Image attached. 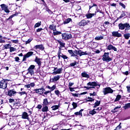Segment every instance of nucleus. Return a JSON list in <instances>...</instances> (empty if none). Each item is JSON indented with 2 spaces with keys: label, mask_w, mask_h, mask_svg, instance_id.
I'll use <instances>...</instances> for the list:
<instances>
[{
  "label": "nucleus",
  "mask_w": 130,
  "mask_h": 130,
  "mask_svg": "<svg viewBox=\"0 0 130 130\" xmlns=\"http://www.w3.org/2000/svg\"><path fill=\"white\" fill-rule=\"evenodd\" d=\"M87 85V87L84 86V88L86 89V90H90V89H95V87L99 86V87H100V86H101V84H99L98 82L97 81L89 82Z\"/></svg>",
  "instance_id": "f257e3e1"
},
{
  "label": "nucleus",
  "mask_w": 130,
  "mask_h": 130,
  "mask_svg": "<svg viewBox=\"0 0 130 130\" xmlns=\"http://www.w3.org/2000/svg\"><path fill=\"white\" fill-rule=\"evenodd\" d=\"M10 81V80L5 79L0 81V89H4L6 90L8 88V82Z\"/></svg>",
  "instance_id": "f03ea898"
},
{
  "label": "nucleus",
  "mask_w": 130,
  "mask_h": 130,
  "mask_svg": "<svg viewBox=\"0 0 130 130\" xmlns=\"http://www.w3.org/2000/svg\"><path fill=\"white\" fill-rule=\"evenodd\" d=\"M109 52H105L104 55H103L102 60L103 61H106V62H109L112 60V58L109 56Z\"/></svg>",
  "instance_id": "7ed1b4c3"
},
{
  "label": "nucleus",
  "mask_w": 130,
  "mask_h": 130,
  "mask_svg": "<svg viewBox=\"0 0 130 130\" xmlns=\"http://www.w3.org/2000/svg\"><path fill=\"white\" fill-rule=\"evenodd\" d=\"M34 91H35V93H36V94H40V95H42V94L45 95V93L46 92L45 88H44V86H42L41 88L34 89Z\"/></svg>",
  "instance_id": "20e7f679"
},
{
  "label": "nucleus",
  "mask_w": 130,
  "mask_h": 130,
  "mask_svg": "<svg viewBox=\"0 0 130 130\" xmlns=\"http://www.w3.org/2000/svg\"><path fill=\"white\" fill-rule=\"evenodd\" d=\"M61 36L63 40H70V39H72L73 38L71 34H69L67 32L62 34Z\"/></svg>",
  "instance_id": "39448f33"
},
{
  "label": "nucleus",
  "mask_w": 130,
  "mask_h": 130,
  "mask_svg": "<svg viewBox=\"0 0 130 130\" xmlns=\"http://www.w3.org/2000/svg\"><path fill=\"white\" fill-rule=\"evenodd\" d=\"M103 93L104 95H107V94H112L113 93V89L108 87L103 88Z\"/></svg>",
  "instance_id": "423d86ee"
},
{
  "label": "nucleus",
  "mask_w": 130,
  "mask_h": 130,
  "mask_svg": "<svg viewBox=\"0 0 130 130\" xmlns=\"http://www.w3.org/2000/svg\"><path fill=\"white\" fill-rule=\"evenodd\" d=\"M17 93L18 92H17L15 89H9L8 90L7 95L8 96H9V97H13V96H16Z\"/></svg>",
  "instance_id": "0eeeda50"
},
{
  "label": "nucleus",
  "mask_w": 130,
  "mask_h": 130,
  "mask_svg": "<svg viewBox=\"0 0 130 130\" xmlns=\"http://www.w3.org/2000/svg\"><path fill=\"white\" fill-rule=\"evenodd\" d=\"M88 23H90V21L83 19L78 23V25L79 27H84L87 26Z\"/></svg>",
  "instance_id": "6e6552de"
},
{
  "label": "nucleus",
  "mask_w": 130,
  "mask_h": 130,
  "mask_svg": "<svg viewBox=\"0 0 130 130\" xmlns=\"http://www.w3.org/2000/svg\"><path fill=\"white\" fill-rule=\"evenodd\" d=\"M34 52L32 51H29L27 52L26 54H24L23 55V57L22 59V61H26L27 60V58H29L30 56H32L33 55Z\"/></svg>",
  "instance_id": "1a4fd4ad"
},
{
  "label": "nucleus",
  "mask_w": 130,
  "mask_h": 130,
  "mask_svg": "<svg viewBox=\"0 0 130 130\" xmlns=\"http://www.w3.org/2000/svg\"><path fill=\"white\" fill-rule=\"evenodd\" d=\"M34 69H35V65H30V67L27 69V74H30V76L34 75Z\"/></svg>",
  "instance_id": "9d476101"
},
{
  "label": "nucleus",
  "mask_w": 130,
  "mask_h": 130,
  "mask_svg": "<svg viewBox=\"0 0 130 130\" xmlns=\"http://www.w3.org/2000/svg\"><path fill=\"white\" fill-rule=\"evenodd\" d=\"M59 79H60V76H55L53 78L50 79L49 83H54L55 82H57V81H59Z\"/></svg>",
  "instance_id": "9b49d317"
},
{
  "label": "nucleus",
  "mask_w": 130,
  "mask_h": 130,
  "mask_svg": "<svg viewBox=\"0 0 130 130\" xmlns=\"http://www.w3.org/2000/svg\"><path fill=\"white\" fill-rule=\"evenodd\" d=\"M1 9L3 11H4L5 13L9 14L10 13V10H9V7L6 4H2L0 5Z\"/></svg>",
  "instance_id": "f8f14e48"
},
{
  "label": "nucleus",
  "mask_w": 130,
  "mask_h": 130,
  "mask_svg": "<svg viewBox=\"0 0 130 130\" xmlns=\"http://www.w3.org/2000/svg\"><path fill=\"white\" fill-rule=\"evenodd\" d=\"M41 59V58H38V56H36V58L35 59V62L37 63L39 67H41V64L42 63Z\"/></svg>",
  "instance_id": "ddd939ff"
},
{
  "label": "nucleus",
  "mask_w": 130,
  "mask_h": 130,
  "mask_svg": "<svg viewBox=\"0 0 130 130\" xmlns=\"http://www.w3.org/2000/svg\"><path fill=\"white\" fill-rule=\"evenodd\" d=\"M56 89V85H53L52 87H51V89L50 90H47L45 92V95H47V94H49V93H51L52 91H54Z\"/></svg>",
  "instance_id": "4468645a"
},
{
  "label": "nucleus",
  "mask_w": 130,
  "mask_h": 130,
  "mask_svg": "<svg viewBox=\"0 0 130 130\" xmlns=\"http://www.w3.org/2000/svg\"><path fill=\"white\" fill-rule=\"evenodd\" d=\"M112 36H113V37H121V36H122V35H121V34L118 32V31H113L112 32Z\"/></svg>",
  "instance_id": "2eb2a0df"
},
{
  "label": "nucleus",
  "mask_w": 130,
  "mask_h": 130,
  "mask_svg": "<svg viewBox=\"0 0 130 130\" xmlns=\"http://www.w3.org/2000/svg\"><path fill=\"white\" fill-rule=\"evenodd\" d=\"M123 24H124V28L125 29L124 32L125 33H127V31H128V30H129L130 29L129 23L126 22V23H123Z\"/></svg>",
  "instance_id": "dca6fc26"
},
{
  "label": "nucleus",
  "mask_w": 130,
  "mask_h": 130,
  "mask_svg": "<svg viewBox=\"0 0 130 130\" xmlns=\"http://www.w3.org/2000/svg\"><path fill=\"white\" fill-rule=\"evenodd\" d=\"M21 118H22V119L29 120V115H28V113L23 112L21 115Z\"/></svg>",
  "instance_id": "f3484780"
},
{
  "label": "nucleus",
  "mask_w": 130,
  "mask_h": 130,
  "mask_svg": "<svg viewBox=\"0 0 130 130\" xmlns=\"http://www.w3.org/2000/svg\"><path fill=\"white\" fill-rule=\"evenodd\" d=\"M34 48H35L36 50H37V49H40V50H43L45 49L44 46L43 44L37 45L34 47Z\"/></svg>",
  "instance_id": "a211bd4d"
},
{
  "label": "nucleus",
  "mask_w": 130,
  "mask_h": 130,
  "mask_svg": "<svg viewBox=\"0 0 130 130\" xmlns=\"http://www.w3.org/2000/svg\"><path fill=\"white\" fill-rule=\"evenodd\" d=\"M125 16H126V14H125V11H122V14L120 15V16L118 17L116 20L115 21V23L116 22H117L118 21V20H120V19H122V18H123V17H125Z\"/></svg>",
  "instance_id": "6ab92c4d"
},
{
  "label": "nucleus",
  "mask_w": 130,
  "mask_h": 130,
  "mask_svg": "<svg viewBox=\"0 0 130 130\" xmlns=\"http://www.w3.org/2000/svg\"><path fill=\"white\" fill-rule=\"evenodd\" d=\"M95 16H96V12H94V13H88L86 14L87 19H91V18L95 17Z\"/></svg>",
  "instance_id": "aec40b11"
},
{
  "label": "nucleus",
  "mask_w": 130,
  "mask_h": 130,
  "mask_svg": "<svg viewBox=\"0 0 130 130\" xmlns=\"http://www.w3.org/2000/svg\"><path fill=\"white\" fill-rule=\"evenodd\" d=\"M62 72V68H59L57 69L56 71H54L53 73H52V75H57L59 74H61Z\"/></svg>",
  "instance_id": "412c9836"
},
{
  "label": "nucleus",
  "mask_w": 130,
  "mask_h": 130,
  "mask_svg": "<svg viewBox=\"0 0 130 130\" xmlns=\"http://www.w3.org/2000/svg\"><path fill=\"white\" fill-rule=\"evenodd\" d=\"M58 55V60H60V57H62L63 59H68L69 58V57H68L67 55L61 54V55Z\"/></svg>",
  "instance_id": "4be33fe9"
},
{
  "label": "nucleus",
  "mask_w": 130,
  "mask_h": 130,
  "mask_svg": "<svg viewBox=\"0 0 130 130\" xmlns=\"http://www.w3.org/2000/svg\"><path fill=\"white\" fill-rule=\"evenodd\" d=\"M57 42L60 45V48H63L66 46V43H63V41H59L58 40H57Z\"/></svg>",
  "instance_id": "5701e85b"
},
{
  "label": "nucleus",
  "mask_w": 130,
  "mask_h": 130,
  "mask_svg": "<svg viewBox=\"0 0 130 130\" xmlns=\"http://www.w3.org/2000/svg\"><path fill=\"white\" fill-rule=\"evenodd\" d=\"M120 108H121V106H118L115 107V108H114V109L111 111V112H112V113H115L118 111V109H120Z\"/></svg>",
  "instance_id": "b1692460"
},
{
  "label": "nucleus",
  "mask_w": 130,
  "mask_h": 130,
  "mask_svg": "<svg viewBox=\"0 0 130 130\" xmlns=\"http://www.w3.org/2000/svg\"><path fill=\"white\" fill-rule=\"evenodd\" d=\"M43 107L42 108V112H47V111H49V110L48 109V106H42Z\"/></svg>",
  "instance_id": "393cba45"
},
{
  "label": "nucleus",
  "mask_w": 130,
  "mask_h": 130,
  "mask_svg": "<svg viewBox=\"0 0 130 130\" xmlns=\"http://www.w3.org/2000/svg\"><path fill=\"white\" fill-rule=\"evenodd\" d=\"M49 104V102H48V99H45L43 100L42 106H48V105Z\"/></svg>",
  "instance_id": "a878e982"
},
{
  "label": "nucleus",
  "mask_w": 130,
  "mask_h": 130,
  "mask_svg": "<svg viewBox=\"0 0 130 130\" xmlns=\"http://www.w3.org/2000/svg\"><path fill=\"white\" fill-rule=\"evenodd\" d=\"M81 76L82 78H87V79L90 78V75H89V74H87V73L85 72L81 73Z\"/></svg>",
  "instance_id": "bb28decb"
},
{
  "label": "nucleus",
  "mask_w": 130,
  "mask_h": 130,
  "mask_svg": "<svg viewBox=\"0 0 130 130\" xmlns=\"http://www.w3.org/2000/svg\"><path fill=\"white\" fill-rule=\"evenodd\" d=\"M18 15H19V13H18V12H16L15 14L11 15L8 18L6 19V21L8 22L9 20H10V19L14 18V17H16V16H18Z\"/></svg>",
  "instance_id": "cd10ccee"
},
{
  "label": "nucleus",
  "mask_w": 130,
  "mask_h": 130,
  "mask_svg": "<svg viewBox=\"0 0 130 130\" xmlns=\"http://www.w3.org/2000/svg\"><path fill=\"white\" fill-rule=\"evenodd\" d=\"M101 104V101H96V102L93 104V108H96L98 106H100Z\"/></svg>",
  "instance_id": "c85d7f7f"
},
{
  "label": "nucleus",
  "mask_w": 130,
  "mask_h": 130,
  "mask_svg": "<svg viewBox=\"0 0 130 130\" xmlns=\"http://www.w3.org/2000/svg\"><path fill=\"white\" fill-rule=\"evenodd\" d=\"M70 22H72V18H68L65 21L61 23V25H66V24H69Z\"/></svg>",
  "instance_id": "c756f323"
},
{
  "label": "nucleus",
  "mask_w": 130,
  "mask_h": 130,
  "mask_svg": "<svg viewBox=\"0 0 130 130\" xmlns=\"http://www.w3.org/2000/svg\"><path fill=\"white\" fill-rule=\"evenodd\" d=\"M93 7H97V4H93L92 6H89V9L88 12H90V13H93V12H94L93 11V9H92V8H93Z\"/></svg>",
  "instance_id": "7c9ffc66"
},
{
  "label": "nucleus",
  "mask_w": 130,
  "mask_h": 130,
  "mask_svg": "<svg viewBox=\"0 0 130 130\" xmlns=\"http://www.w3.org/2000/svg\"><path fill=\"white\" fill-rule=\"evenodd\" d=\"M82 111H84V109H81L79 112L74 113V114L75 115H81V116H83V113H82Z\"/></svg>",
  "instance_id": "2f4dec72"
},
{
  "label": "nucleus",
  "mask_w": 130,
  "mask_h": 130,
  "mask_svg": "<svg viewBox=\"0 0 130 130\" xmlns=\"http://www.w3.org/2000/svg\"><path fill=\"white\" fill-rule=\"evenodd\" d=\"M73 106V108L71 109V110H73V109H76L78 107V103L75 102H73L72 104Z\"/></svg>",
  "instance_id": "473e14b6"
},
{
  "label": "nucleus",
  "mask_w": 130,
  "mask_h": 130,
  "mask_svg": "<svg viewBox=\"0 0 130 130\" xmlns=\"http://www.w3.org/2000/svg\"><path fill=\"white\" fill-rule=\"evenodd\" d=\"M49 28L50 30H52V31H55L56 30V26H53V24H50Z\"/></svg>",
  "instance_id": "72a5a7b5"
},
{
  "label": "nucleus",
  "mask_w": 130,
  "mask_h": 130,
  "mask_svg": "<svg viewBox=\"0 0 130 130\" xmlns=\"http://www.w3.org/2000/svg\"><path fill=\"white\" fill-rule=\"evenodd\" d=\"M119 30H124V25L123 23H120L118 24Z\"/></svg>",
  "instance_id": "f704fd0d"
},
{
  "label": "nucleus",
  "mask_w": 130,
  "mask_h": 130,
  "mask_svg": "<svg viewBox=\"0 0 130 130\" xmlns=\"http://www.w3.org/2000/svg\"><path fill=\"white\" fill-rule=\"evenodd\" d=\"M120 99H121V95L118 94L114 100V102H117V101H119Z\"/></svg>",
  "instance_id": "c9c22d12"
},
{
  "label": "nucleus",
  "mask_w": 130,
  "mask_h": 130,
  "mask_svg": "<svg viewBox=\"0 0 130 130\" xmlns=\"http://www.w3.org/2000/svg\"><path fill=\"white\" fill-rule=\"evenodd\" d=\"M123 108L125 110H126V109H128V108H130V103L125 104L124 106L123 107Z\"/></svg>",
  "instance_id": "e433bc0d"
},
{
  "label": "nucleus",
  "mask_w": 130,
  "mask_h": 130,
  "mask_svg": "<svg viewBox=\"0 0 130 130\" xmlns=\"http://www.w3.org/2000/svg\"><path fill=\"white\" fill-rule=\"evenodd\" d=\"M123 36L125 39H126V40H128L130 37V34L126 32V34H124Z\"/></svg>",
  "instance_id": "4c0bfd02"
},
{
  "label": "nucleus",
  "mask_w": 130,
  "mask_h": 130,
  "mask_svg": "<svg viewBox=\"0 0 130 130\" xmlns=\"http://www.w3.org/2000/svg\"><path fill=\"white\" fill-rule=\"evenodd\" d=\"M53 34L54 36H56V35H60V34H61V31H58L56 29L55 31H53Z\"/></svg>",
  "instance_id": "58836bf2"
},
{
  "label": "nucleus",
  "mask_w": 130,
  "mask_h": 130,
  "mask_svg": "<svg viewBox=\"0 0 130 130\" xmlns=\"http://www.w3.org/2000/svg\"><path fill=\"white\" fill-rule=\"evenodd\" d=\"M68 52H69V54H70L71 57H74L75 55L73 50H68Z\"/></svg>",
  "instance_id": "ea45409f"
},
{
  "label": "nucleus",
  "mask_w": 130,
  "mask_h": 130,
  "mask_svg": "<svg viewBox=\"0 0 130 130\" xmlns=\"http://www.w3.org/2000/svg\"><path fill=\"white\" fill-rule=\"evenodd\" d=\"M60 106L59 105H55V106H53L51 107L52 110H56L57 109H58V108H59Z\"/></svg>",
  "instance_id": "a19ab883"
},
{
  "label": "nucleus",
  "mask_w": 130,
  "mask_h": 130,
  "mask_svg": "<svg viewBox=\"0 0 130 130\" xmlns=\"http://www.w3.org/2000/svg\"><path fill=\"white\" fill-rule=\"evenodd\" d=\"M96 15H97V13H100V14H102V15H104V12L102 11V10H100V9H98V7L96 8Z\"/></svg>",
  "instance_id": "79ce46f5"
},
{
  "label": "nucleus",
  "mask_w": 130,
  "mask_h": 130,
  "mask_svg": "<svg viewBox=\"0 0 130 130\" xmlns=\"http://www.w3.org/2000/svg\"><path fill=\"white\" fill-rule=\"evenodd\" d=\"M96 113H97V112L95 111V109H93L89 112V114H90L91 115H94V114H96Z\"/></svg>",
  "instance_id": "37998d69"
},
{
  "label": "nucleus",
  "mask_w": 130,
  "mask_h": 130,
  "mask_svg": "<svg viewBox=\"0 0 130 130\" xmlns=\"http://www.w3.org/2000/svg\"><path fill=\"white\" fill-rule=\"evenodd\" d=\"M87 99L89 100H86V102H93V101H95V99H93V98H91V97H87Z\"/></svg>",
  "instance_id": "c03bdc74"
},
{
  "label": "nucleus",
  "mask_w": 130,
  "mask_h": 130,
  "mask_svg": "<svg viewBox=\"0 0 130 130\" xmlns=\"http://www.w3.org/2000/svg\"><path fill=\"white\" fill-rule=\"evenodd\" d=\"M104 38V37L103 36H101L100 37H95L94 39L97 41L99 40H102Z\"/></svg>",
  "instance_id": "a18cd8bd"
},
{
  "label": "nucleus",
  "mask_w": 130,
  "mask_h": 130,
  "mask_svg": "<svg viewBox=\"0 0 130 130\" xmlns=\"http://www.w3.org/2000/svg\"><path fill=\"white\" fill-rule=\"evenodd\" d=\"M87 51L83 52L82 50H80L79 56H82V55H87Z\"/></svg>",
  "instance_id": "49530a36"
},
{
  "label": "nucleus",
  "mask_w": 130,
  "mask_h": 130,
  "mask_svg": "<svg viewBox=\"0 0 130 130\" xmlns=\"http://www.w3.org/2000/svg\"><path fill=\"white\" fill-rule=\"evenodd\" d=\"M41 26V21H39L38 23H36L34 26V28H37Z\"/></svg>",
  "instance_id": "de8ad7c7"
},
{
  "label": "nucleus",
  "mask_w": 130,
  "mask_h": 130,
  "mask_svg": "<svg viewBox=\"0 0 130 130\" xmlns=\"http://www.w3.org/2000/svg\"><path fill=\"white\" fill-rule=\"evenodd\" d=\"M54 93L55 95H56L58 97H59V95H61V94L60 93V92L58 90H55Z\"/></svg>",
  "instance_id": "09e8293b"
},
{
  "label": "nucleus",
  "mask_w": 130,
  "mask_h": 130,
  "mask_svg": "<svg viewBox=\"0 0 130 130\" xmlns=\"http://www.w3.org/2000/svg\"><path fill=\"white\" fill-rule=\"evenodd\" d=\"M73 51H74V54H75V55H80V50H79L78 51L77 50H75Z\"/></svg>",
  "instance_id": "8fccbe9b"
},
{
  "label": "nucleus",
  "mask_w": 130,
  "mask_h": 130,
  "mask_svg": "<svg viewBox=\"0 0 130 130\" xmlns=\"http://www.w3.org/2000/svg\"><path fill=\"white\" fill-rule=\"evenodd\" d=\"M113 45L110 44L107 47V49L108 50H111V49H112V47H113Z\"/></svg>",
  "instance_id": "3c124183"
},
{
  "label": "nucleus",
  "mask_w": 130,
  "mask_h": 130,
  "mask_svg": "<svg viewBox=\"0 0 130 130\" xmlns=\"http://www.w3.org/2000/svg\"><path fill=\"white\" fill-rule=\"evenodd\" d=\"M19 105H20V102H14L13 103V106H18L19 107Z\"/></svg>",
  "instance_id": "603ef678"
},
{
  "label": "nucleus",
  "mask_w": 130,
  "mask_h": 130,
  "mask_svg": "<svg viewBox=\"0 0 130 130\" xmlns=\"http://www.w3.org/2000/svg\"><path fill=\"white\" fill-rule=\"evenodd\" d=\"M119 6L122 7V8H123V9H125L126 6H125V5H124L123 3L120 2V3H119Z\"/></svg>",
  "instance_id": "864d4df0"
},
{
  "label": "nucleus",
  "mask_w": 130,
  "mask_h": 130,
  "mask_svg": "<svg viewBox=\"0 0 130 130\" xmlns=\"http://www.w3.org/2000/svg\"><path fill=\"white\" fill-rule=\"evenodd\" d=\"M41 67H39V68L37 69V73L40 74V76H41V71H40Z\"/></svg>",
  "instance_id": "5fc2aeb1"
},
{
  "label": "nucleus",
  "mask_w": 130,
  "mask_h": 130,
  "mask_svg": "<svg viewBox=\"0 0 130 130\" xmlns=\"http://www.w3.org/2000/svg\"><path fill=\"white\" fill-rule=\"evenodd\" d=\"M76 64H77V61H74V62L71 63L70 64V67H75V66H76Z\"/></svg>",
  "instance_id": "6e6d98bb"
},
{
  "label": "nucleus",
  "mask_w": 130,
  "mask_h": 130,
  "mask_svg": "<svg viewBox=\"0 0 130 130\" xmlns=\"http://www.w3.org/2000/svg\"><path fill=\"white\" fill-rule=\"evenodd\" d=\"M16 51V48L13 47L10 48V52H13V51Z\"/></svg>",
  "instance_id": "4d7b16f0"
},
{
  "label": "nucleus",
  "mask_w": 130,
  "mask_h": 130,
  "mask_svg": "<svg viewBox=\"0 0 130 130\" xmlns=\"http://www.w3.org/2000/svg\"><path fill=\"white\" fill-rule=\"evenodd\" d=\"M46 11L50 14V15H52L53 12L52 11H51L50 9H49V8H46Z\"/></svg>",
  "instance_id": "13d9d810"
},
{
  "label": "nucleus",
  "mask_w": 130,
  "mask_h": 130,
  "mask_svg": "<svg viewBox=\"0 0 130 130\" xmlns=\"http://www.w3.org/2000/svg\"><path fill=\"white\" fill-rule=\"evenodd\" d=\"M18 93L19 94V95H20V96H22V95H25V94H27V92L25 91L19 92Z\"/></svg>",
  "instance_id": "bf43d9fd"
},
{
  "label": "nucleus",
  "mask_w": 130,
  "mask_h": 130,
  "mask_svg": "<svg viewBox=\"0 0 130 130\" xmlns=\"http://www.w3.org/2000/svg\"><path fill=\"white\" fill-rule=\"evenodd\" d=\"M42 104H39L38 105V106H37L36 108H37L38 109H42Z\"/></svg>",
  "instance_id": "052dcab7"
},
{
  "label": "nucleus",
  "mask_w": 130,
  "mask_h": 130,
  "mask_svg": "<svg viewBox=\"0 0 130 130\" xmlns=\"http://www.w3.org/2000/svg\"><path fill=\"white\" fill-rule=\"evenodd\" d=\"M121 123H120L116 127V129L118 130V129H121Z\"/></svg>",
  "instance_id": "680f3d73"
},
{
  "label": "nucleus",
  "mask_w": 130,
  "mask_h": 130,
  "mask_svg": "<svg viewBox=\"0 0 130 130\" xmlns=\"http://www.w3.org/2000/svg\"><path fill=\"white\" fill-rule=\"evenodd\" d=\"M61 54H62V53H61V49H60V48L58 50L57 55H61Z\"/></svg>",
  "instance_id": "e2e57ef3"
},
{
  "label": "nucleus",
  "mask_w": 130,
  "mask_h": 130,
  "mask_svg": "<svg viewBox=\"0 0 130 130\" xmlns=\"http://www.w3.org/2000/svg\"><path fill=\"white\" fill-rule=\"evenodd\" d=\"M11 42H12V43L17 44V43H18L19 40H12Z\"/></svg>",
  "instance_id": "0e129e2a"
},
{
  "label": "nucleus",
  "mask_w": 130,
  "mask_h": 130,
  "mask_svg": "<svg viewBox=\"0 0 130 130\" xmlns=\"http://www.w3.org/2000/svg\"><path fill=\"white\" fill-rule=\"evenodd\" d=\"M14 102H15V99H9V103H14Z\"/></svg>",
  "instance_id": "69168bd1"
},
{
  "label": "nucleus",
  "mask_w": 130,
  "mask_h": 130,
  "mask_svg": "<svg viewBox=\"0 0 130 130\" xmlns=\"http://www.w3.org/2000/svg\"><path fill=\"white\" fill-rule=\"evenodd\" d=\"M90 96H96V95H97V93H96V92H95V91H93V93H89Z\"/></svg>",
  "instance_id": "338daca9"
},
{
  "label": "nucleus",
  "mask_w": 130,
  "mask_h": 130,
  "mask_svg": "<svg viewBox=\"0 0 130 130\" xmlns=\"http://www.w3.org/2000/svg\"><path fill=\"white\" fill-rule=\"evenodd\" d=\"M126 88H127V91L128 93H130V85L127 86H126Z\"/></svg>",
  "instance_id": "774afa93"
}]
</instances>
